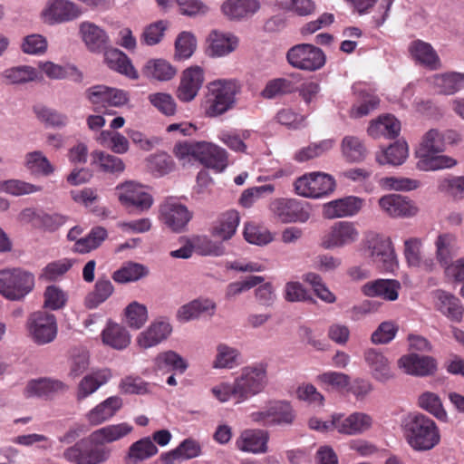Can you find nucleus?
I'll return each instance as SVG.
<instances>
[{"instance_id":"obj_5","label":"nucleus","mask_w":464,"mask_h":464,"mask_svg":"<svg viewBox=\"0 0 464 464\" xmlns=\"http://www.w3.org/2000/svg\"><path fill=\"white\" fill-rule=\"evenodd\" d=\"M365 248L372 263L381 271L393 273L398 268L397 256L390 237L370 234L365 240Z\"/></svg>"},{"instance_id":"obj_31","label":"nucleus","mask_w":464,"mask_h":464,"mask_svg":"<svg viewBox=\"0 0 464 464\" xmlns=\"http://www.w3.org/2000/svg\"><path fill=\"white\" fill-rule=\"evenodd\" d=\"M422 241L418 237H411L404 241V256L410 266L419 267L427 272L435 268L432 258H423L421 254Z\"/></svg>"},{"instance_id":"obj_24","label":"nucleus","mask_w":464,"mask_h":464,"mask_svg":"<svg viewBox=\"0 0 464 464\" xmlns=\"http://www.w3.org/2000/svg\"><path fill=\"white\" fill-rule=\"evenodd\" d=\"M206 53L209 57H222L234 52L238 45V39L232 34L213 30L206 40Z\"/></svg>"},{"instance_id":"obj_19","label":"nucleus","mask_w":464,"mask_h":464,"mask_svg":"<svg viewBox=\"0 0 464 464\" xmlns=\"http://www.w3.org/2000/svg\"><path fill=\"white\" fill-rule=\"evenodd\" d=\"M69 386L57 379L39 378L28 382L24 394L26 397H41L52 399L57 395L65 393Z\"/></svg>"},{"instance_id":"obj_16","label":"nucleus","mask_w":464,"mask_h":464,"mask_svg":"<svg viewBox=\"0 0 464 464\" xmlns=\"http://www.w3.org/2000/svg\"><path fill=\"white\" fill-rule=\"evenodd\" d=\"M399 368L407 374L417 377L432 376L438 370L436 360L431 356H421L411 353L401 356L398 361Z\"/></svg>"},{"instance_id":"obj_57","label":"nucleus","mask_w":464,"mask_h":464,"mask_svg":"<svg viewBox=\"0 0 464 464\" xmlns=\"http://www.w3.org/2000/svg\"><path fill=\"white\" fill-rule=\"evenodd\" d=\"M419 159L417 167L425 171L449 169L456 166L458 163L455 159L447 155H440V153L424 156Z\"/></svg>"},{"instance_id":"obj_61","label":"nucleus","mask_w":464,"mask_h":464,"mask_svg":"<svg viewBox=\"0 0 464 464\" xmlns=\"http://www.w3.org/2000/svg\"><path fill=\"white\" fill-rule=\"evenodd\" d=\"M126 323L135 330L141 328L148 320V310L138 302L130 303L125 309Z\"/></svg>"},{"instance_id":"obj_23","label":"nucleus","mask_w":464,"mask_h":464,"mask_svg":"<svg viewBox=\"0 0 464 464\" xmlns=\"http://www.w3.org/2000/svg\"><path fill=\"white\" fill-rule=\"evenodd\" d=\"M379 206L383 212L392 218L413 217L418 208L406 197L399 194H389L379 199Z\"/></svg>"},{"instance_id":"obj_32","label":"nucleus","mask_w":464,"mask_h":464,"mask_svg":"<svg viewBox=\"0 0 464 464\" xmlns=\"http://www.w3.org/2000/svg\"><path fill=\"white\" fill-rule=\"evenodd\" d=\"M401 131V122L392 115H382L376 120L370 122L367 132L373 139L382 136L393 139L396 138Z\"/></svg>"},{"instance_id":"obj_43","label":"nucleus","mask_w":464,"mask_h":464,"mask_svg":"<svg viewBox=\"0 0 464 464\" xmlns=\"http://www.w3.org/2000/svg\"><path fill=\"white\" fill-rule=\"evenodd\" d=\"M410 52L412 57L420 63L436 70L440 67V59L432 46L420 40L411 43Z\"/></svg>"},{"instance_id":"obj_8","label":"nucleus","mask_w":464,"mask_h":464,"mask_svg":"<svg viewBox=\"0 0 464 464\" xmlns=\"http://www.w3.org/2000/svg\"><path fill=\"white\" fill-rule=\"evenodd\" d=\"M334 178L323 172H312L298 178L295 182V189L305 198H321L334 190Z\"/></svg>"},{"instance_id":"obj_17","label":"nucleus","mask_w":464,"mask_h":464,"mask_svg":"<svg viewBox=\"0 0 464 464\" xmlns=\"http://www.w3.org/2000/svg\"><path fill=\"white\" fill-rule=\"evenodd\" d=\"M85 97L94 105L119 107L127 103V92L105 85H95L85 91Z\"/></svg>"},{"instance_id":"obj_56","label":"nucleus","mask_w":464,"mask_h":464,"mask_svg":"<svg viewBox=\"0 0 464 464\" xmlns=\"http://www.w3.org/2000/svg\"><path fill=\"white\" fill-rule=\"evenodd\" d=\"M34 111L39 121L53 128H63L67 126L69 122L66 114L45 106H34Z\"/></svg>"},{"instance_id":"obj_63","label":"nucleus","mask_w":464,"mask_h":464,"mask_svg":"<svg viewBox=\"0 0 464 464\" xmlns=\"http://www.w3.org/2000/svg\"><path fill=\"white\" fill-rule=\"evenodd\" d=\"M192 246L202 256H219L225 253V247L221 243L214 242L206 236L193 237Z\"/></svg>"},{"instance_id":"obj_7","label":"nucleus","mask_w":464,"mask_h":464,"mask_svg":"<svg viewBox=\"0 0 464 464\" xmlns=\"http://www.w3.org/2000/svg\"><path fill=\"white\" fill-rule=\"evenodd\" d=\"M26 328L30 338L38 345L52 343L58 332L56 317L46 311L31 314L26 322Z\"/></svg>"},{"instance_id":"obj_33","label":"nucleus","mask_w":464,"mask_h":464,"mask_svg":"<svg viewBox=\"0 0 464 464\" xmlns=\"http://www.w3.org/2000/svg\"><path fill=\"white\" fill-rule=\"evenodd\" d=\"M435 256L438 263L444 267L450 265L453 256L458 252V239L452 233L440 234L434 242Z\"/></svg>"},{"instance_id":"obj_55","label":"nucleus","mask_w":464,"mask_h":464,"mask_svg":"<svg viewBox=\"0 0 464 464\" xmlns=\"http://www.w3.org/2000/svg\"><path fill=\"white\" fill-rule=\"evenodd\" d=\"M156 367L161 371H179L183 373L188 368L185 360L174 351L160 353L155 360Z\"/></svg>"},{"instance_id":"obj_3","label":"nucleus","mask_w":464,"mask_h":464,"mask_svg":"<svg viewBox=\"0 0 464 464\" xmlns=\"http://www.w3.org/2000/svg\"><path fill=\"white\" fill-rule=\"evenodd\" d=\"M403 427L406 440L415 450H430L440 440L436 423L424 414L408 416L404 420Z\"/></svg>"},{"instance_id":"obj_12","label":"nucleus","mask_w":464,"mask_h":464,"mask_svg":"<svg viewBox=\"0 0 464 464\" xmlns=\"http://www.w3.org/2000/svg\"><path fill=\"white\" fill-rule=\"evenodd\" d=\"M459 140V135L451 130L440 131L431 129L423 136L416 154L419 158L441 153L447 144H453Z\"/></svg>"},{"instance_id":"obj_39","label":"nucleus","mask_w":464,"mask_h":464,"mask_svg":"<svg viewBox=\"0 0 464 464\" xmlns=\"http://www.w3.org/2000/svg\"><path fill=\"white\" fill-rule=\"evenodd\" d=\"M241 353L237 348L221 343L216 347L212 366L215 369H233L241 364Z\"/></svg>"},{"instance_id":"obj_51","label":"nucleus","mask_w":464,"mask_h":464,"mask_svg":"<svg viewBox=\"0 0 464 464\" xmlns=\"http://www.w3.org/2000/svg\"><path fill=\"white\" fill-rule=\"evenodd\" d=\"M433 84L440 93L450 95L464 87V74L459 72H448L434 76Z\"/></svg>"},{"instance_id":"obj_42","label":"nucleus","mask_w":464,"mask_h":464,"mask_svg":"<svg viewBox=\"0 0 464 464\" xmlns=\"http://www.w3.org/2000/svg\"><path fill=\"white\" fill-rule=\"evenodd\" d=\"M150 274L148 266L129 261L124 263L118 270L112 274V279L120 284H126L130 282H136L140 280Z\"/></svg>"},{"instance_id":"obj_59","label":"nucleus","mask_w":464,"mask_h":464,"mask_svg":"<svg viewBox=\"0 0 464 464\" xmlns=\"http://www.w3.org/2000/svg\"><path fill=\"white\" fill-rule=\"evenodd\" d=\"M344 157L351 161H360L365 158L366 149L359 138L345 136L342 141Z\"/></svg>"},{"instance_id":"obj_53","label":"nucleus","mask_w":464,"mask_h":464,"mask_svg":"<svg viewBox=\"0 0 464 464\" xmlns=\"http://www.w3.org/2000/svg\"><path fill=\"white\" fill-rule=\"evenodd\" d=\"M107 231L102 227H93L88 236L81 237L74 243L73 250L80 254H86L96 249L106 239Z\"/></svg>"},{"instance_id":"obj_11","label":"nucleus","mask_w":464,"mask_h":464,"mask_svg":"<svg viewBox=\"0 0 464 464\" xmlns=\"http://www.w3.org/2000/svg\"><path fill=\"white\" fill-rule=\"evenodd\" d=\"M359 235V230L354 223L338 221L334 223L322 237L321 246L324 249L342 248L355 243Z\"/></svg>"},{"instance_id":"obj_1","label":"nucleus","mask_w":464,"mask_h":464,"mask_svg":"<svg viewBox=\"0 0 464 464\" xmlns=\"http://www.w3.org/2000/svg\"><path fill=\"white\" fill-rule=\"evenodd\" d=\"M132 430L128 423L108 425L93 430L63 452L71 464H105L111 457V448L107 444L127 436Z\"/></svg>"},{"instance_id":"obj_36","label":"nucleus","mask_w":464,"mask_h":464,"mask_svg":"<svg viewBox=\"0 0 464 464\" xmlns=\"http://www.w3.org/2000/svg\"><path fill=\"white\" fill-rule=\"evenodd\" d=\"M401 285L396 280L377 279L366 283L362 286V292L370 297L380 296L389 301H394L398 298V290Z\"/></svg>"},{"instance_id":"obj_10","label":"nucleus","mask_w":464,"mask_h":464,"mask_svg":"<svg viewBox=\"0 0 464 464\" xmlns=\"http://www.w3.org/2000/svg\"><path fill=\"white\" fill-rule=\"evenodd\" d=\"M118 198L130 212L141 213L150 208L153 204L152 196L144 188L134 182H126L117 186Z\"/></svg>"},{"instance_id":"obj_18","label":"nucleus","mask_w":464,"mask_h":464,"mask_svg":"<svg viewBox=\"0 0 464 464\" xmlns=\"http://www.w3.org/2000/svg\"><path fill=\"white\" fill-rule=\"evenodd\" d=\"M362 206V198L347 196L324 204L323 216L328 219L353 217L360 212Z\"/></svg>"},{"instance_id":"obj_9","label":"nucleus","mask_w":464,"mask_h":464,"mask_svg":"<svg viewBox=\"0 0 464 464\" xmlns=\"http://www.w3.org/2000/svg\"><path fill=\"white\" fill-rule=\"evenodd\" d=\"M286 58L293 67L304 71H316L325 63L324 52L309 44L293 46L287 52Z\"/></svg>"},{"instance_id":"obj_48","label":"nucleus","mask_w":464,"mask_h":464,"mask_svg":"<svg viewBox=\"0 0 464 464\" xmlns=\"http://www.w3.org/2000/svg\"><path fill=\"white\" fill-rule=\"evenodd\" d=\"M176 72V69L162 59L150 60L143 68V74L147 78L161 82L172 79Z\"/></svg>"},{"instance_id":"obj_60","label":"nucleus","mask_w":464,"mask_h":464,"mask_svg":"<svg viewBox=\"0 0 464 464\" xmlns=\"http://www.w3.org/2000/svg\"><path fill=\"white\" fill-rule=\"evenodd\" d=\"M196 46L197 41L192 34L180 33L175 41V59L181 61L189 58L193 54Z\"/></svg>"},{"instance_id":"obj_15","label":"nucleus","mask_w":464,"mask_h":464,"mask_svg":"<svg viewBox=\"0 0 464 464\" xmlns=\"http://www.w3.org/2000/svg\"><path fill=\"white\" fill-rule=\"evenodd\" d=\"M271 209L283 223H304L310 218V212L304 203L296 199H276L272 203Z\"/></svg>"},{"instance_id":"obj_28","label":"nucleus","mask_w":464,"mask_h":464,"mask_svg":"<svg viewBox=\"0 0 464 464\" xmlns=\"http://www.w3.org/2000/svg\"><path fill=\"white\" fill-rule=\"evenodd\" d=\"M434 296L437 299V309L452 322L462 321L464 307L460 300L454 295L443 290H436Z\"/></svg>"},{"instance_id":"obj_52","label":"nucleus","mask_w":464,"mask_h":464,"mask_svg":"<svg viewBox=\"0 0 464 464\" xmlns=\"http://www.w3.org/2000/svg\"><path fill=\"white\" fill-rule=\"evenodd\" d=\"M272 426L292 425L295 420V411L291 404L285 401L270 403Z\"/></svg>"},{"instance_id":"obj_64","label":"nucleus","mask_w":464,"mask_h":464,"mask_svg":"<svg viewBox=\"0 0 464 464\" xmlns=\"http://www.w3.org/2000/svg\"><path fill=\"white\" fill-rule=\"evenodd\" d=\"M295 90L293 81L285 78H278L270 81L261 94L264 98L273 99L278 95L290 93Z\"/></svg>"},{"instance_id":"obj_4","label":"nucleus","mask_w":464,"mask_h":464,"mask_svg":"<svg viewBox=\"0 0 464 464\" xmlns=\"http://www.w3.org/2000/svg\"><path fill=\"white\" fill-rule=\"evenodd\" d=\"M34 287V276L22 267L0 269V295L10 301H22Z\"/></svg>"},{"instance_id":"obj_40","label":"nucleus","mask_w":464,"mask_h":464,"mask_svg":"<svg viewBox=\"0 0 464 464\" xmlns=\"http://www.w3.org/2000/svg\"><path fill=\"white\" fill-rule=\"evenodd\" d=\"M409 150L405 140H397L388 148L376 153V160L381 165H401L408 158Z\"/></svg>"},{"instance_id":"obj_26","label":"nucleus","mask_w":464,"mask_h":464,"mask_svg":"<svg viewBox=\"0 0 464 464\" xmlns=\"http://www.w3.org/2000/svg\"><path fill=\"white\" fill-rule=\"evenodd\" d=\"M216 308L213 300L199 297L181 305L177 311V319L179 322H189L198 319L203 314L212 316Z\"/></svg>"},{"instance_id":"obj_41","label":"nucleus","mask_w":464,"mask_h":464,"mask_svg":"<svg viewBox=\"0 0 464 464\" xmlns=\"http://www.w3.org/2000/svg\"><path fill=\"white\" fill-rule=\"evenodd\" d=\"M158 453V448L150 437L142 438L132 443L125 457L127 464H138Z\"/></svg>"},{"instance_id":"obj_27","label":"nucleus","mask_w":464,"mask_h":464,"mask_svg":"<svg viewBox=\"0 0 464 464\" xmlns=\"http://www.w3.org/2000/svg\"><path fill=\"white\" fill-rule=\"evenodd\" d=\"M364 360L375 380L386 382L394 377L391 362L382 352L369 349L364 353Z\"/></svg>"},{"instance_id":"obj_2","label":"nucleus","mask_w":464,"mask_h":464,"mask_svg":"<svg viewBox=\"0 0 464 464\" xmlns=\"http://www.w3.org/2000/svg\"><path fill=\"white\" fill-rule=\"evenodd\" d=\"M205 112L208 117H218L233 110L241 92V84L235 79H218L207 86Z\"/></svg>"},{"instance_id":"obj_46","label":"nucleus","mask_w":464,"mask_h":464,"mask_svg":"<svg viewBox=\"0 0 464 464\" xmlns=\"http://www.w3.org/2000/svg\"><path fill=\"white\" fill-rule=\"evenodd\" d=\"M239 224V214L236 210L224 213L218 224L212 228V236L223 241L230 239L236 233Z\"/></svg>"},{"instance_id":"obj_21","label":"nucleus","mask_w":464,"mask_h":464,"mask_svg":"<svg viewBox=\"0 0 464 464\" xmlns=\"http://www.w3.org/2000/svg\"><path fill=\"white\" fill-rule=\"evenodd\" d=\"M204 82V72L199 66L186 69L181 76L177 97L183 102H189L198 95Z\"/></svg>"},{"instance_id":"obj_22","label":"nucleus","mask_w":464,"mask_h":464,"mask_svg":"<svg viewBox=\"0 0 464 464\" xmlns=\"http://www.w3.org/2000/svg\"><path fill=\"white\" fill-rule=\"evenodd\" d=\"M268 440V431L260 429H246L237 439L236 446L244 452L261 454L267 452Z\"/></svg>"},{"instance_id":"obj_13","label":"nucleus","mask_w":464,"mask_h":464,"mask_svg":"<svg viewBox=\"0 0 464 464\" xmlns=\"http://www.w3.org/2000/svg\"><path fill=\"white\" fill-rule=\"evenodd\" d=\"M160 218L172 231L180 232L191 219L192 213L185 205L169 198L160 205Z\"/></svg>"},{"instance_id":"obj_25","label":"nucleus","mask_w":464,"mask_h":464,"mask_svg":"<svg viewBox=\"0 0 464 464\" xmlns=\"http://www.w3.org/2000/svg\"><path fill=\"white\" fill-rule=\"evenodd\" d=\"M197 150V160L205 167L221 172L227 166V155L224 149L210 142L199 141Z\"/></svg>"},{"instance_id":"obj_38","label":"nucleus","mask_w":464,"mask_h":464,"mask_svg":"<svg viewBox=\"0 0 464 464\" xmlns=\"http://www.w3.org/2000/svg\"><path fill=\"white\" fill-rule=\"evenodd\" d=\"M104 61L107 65L121 74L130 79H137L138 73L131 64L129 57L117 48H108L104 52Z\"/></svg>"},{"instance_id":"obj_20","label":"nucleus","mask_w":464,"mask_h":464,"mask_svg":"<svg viewBox=\"0 0 464 464\" xmlns=\"http://www.w3.org/2000/svg\"><path fill=\"white\" fill-rule=\"evenodd\" d=\"M372 424V419L364 412H353L349 416L334 414L335 430L344 435H358L368 430Z\"/></svg>"},{"instance_id":"obj_62","label":"nucleus","mask_w":464,"mask_h":464,"mask_svg":"<svg viewBox=\"0 0 464 464\" xmlns=\"http://www.w3.org/2000/svg\"><path fill=\"white\" fill-rule=\"evenodd\" d=\"M0 190L18 197L39 192L42 187L20 179H8L0 182Z\"/></svg>"},{"instance_id":"obj_29","label":"nucleus","mask_w":464,"mask_h":464,"mask_svg":"<svg viewBox=\"0 0 464 464\" xmlns=\"http://www.w3.org/2000/svg\"><path fill=\"white\" fill-rule=\"evenodd\" d=\"M80 34L88 50L101 53L107 49L109 36L106 32L93 23L83 22L80 24Z\"/></svg>"},{"instance_id":"obj_49","label":"nucleus","mask_w":464,"mask_h":464,"mask_svg":"<svg viewBox=\"0 0 464 464\" xmlns=\"http://www.w3.org/2000/svg\"><path fill=\"white\" fill-rule=\"evenodd\" d=\"M92 158V164L97 165L99 169L105 173L118 174L121 173L125 165L121 159L102 150H94L91 154Z\"/></svg>"},{"instance_id":"obj_35","label":"nucleus","mask_w":464,"mask_h":464,"mask_svg":"<svg viewBox=\"0 0 464 464\" xmlns=\"http://www.w3.org/2000/svg\"><path fill=\"white\" fill-rule=\"evenodd\" d=\"M111 377V373L108 369L98 370L85 375L78 384L76 400L82 401L106 383Z\"/></svg>"},{"instance_id":"obj_58","label":"nucleus","mask_w":464,"mask_h":464,"mask_svg":"<svg viewBox=\"0 0 464 464\" xmlns=\"http://www.w3.org/2000/svg\"><path fill=\"white\" fill-rule=\"evenodd\" d=\"M316 381L326 390L341 391L350 383L349 375L339 372H326L319 374Z\"/></svg>"},{"instance_id":"obj_14","label":"nucleus","mask_w":464,"mask_h":464,"mask_svg":"<svg viewBox=\"0 0 464 464\" xmlns=\"http://www.w3.org/2000/svg\"><path fill=\"white\" fill-rule=\"evenodd\" d=\"M82 9L69 0H50L42 14L49 24H63L77 19Z\"/></svg>"},{"instance_id":"obj_34","label":"nucleus","mask_w":464,"mask_h":464,"mask_svg":"<svg viewBox=\"0 0 464 464\" xmlns=\"http://www.w3.org/2000/svg\"><path fill=\"white\" fill-rule=\"evenodd\" d=\"M121 406L122 400L118 396H111L91 410L86 418L91 425L97 426L113 417Z\"/></svg>"},{"instance_id":"obj_47","label":"nucleus","mask_w":464,"mask_h":464,"mask_svg":"<svg viewBox=\"0 0 464 464\" xmlns=\"http://www.w3.org/2000/svg\"><path fill=\"white\" fill-rule=\"evenodd\" d=\"M102 342L117 350L126 348L130 343L128 331L118 324H109L102 334Z\"/></svg>"},{"instance_id":"obj_6","label":"nucleus","mask_w":464,"mask_h":464,"mask_svg":"<svg viewBox=\"0 0 464 464\" xmlns=\"http://www.w3.org/2000/svg\"><path fill=\"white\" fill-rule=\"evenodd\" d=\"M267 383L266 366L263 363L245 367L234 384L237 402H242L264 390Z\"/></svg>"},{"instance_id":"obj_30","label":"nucleus","mask_w":464,"mask_h":464,"mask_svg":"<svg viewBox=\"0 0 464 464\" xmlns=\"http://www.w3.org/2000/svg\"><path fill=\"white\" fill-rule=\"evenodd\" d=\"M171 332L172 327L169 322H154L139 334L137 338L138 345L142 349L153 347L166 340Z\"/></svg>"},{"instance_id":"obj_50","label":"nucleus","mask_w":464,"mask_h":464,"mask_svg":"<svg viewBox=\"0 0 464 464\" xmlns=\"http://www.w3.org/2000/svg\"><path fill=\"white\" fill-rule=\"evenodd\" d=\"M114 287L108 278H99L93 290L85 298L86 307L89 309L96 308L105 302L112 295Z\"/></svg>"},{"instance_id":"obj_54","label":"nucleus","mask_w":464,"mask_h":464,"mask_svg":"<svg viewBox=\"0 0 464 464\" xmlns=\"http://www.w3.org/2000/svg\"><path fill=\"white\" fill-rule=\"evenodd\" d=\"M419 405L438 420H448V415L443 408L440 396L431 392H426L419 397Z\"/></svg>"},{"instance_id":"obj_44","label":"nucleus","mask_w":464,"mask_h":464,"mask_svg":"<svg viewBox=\"0 0 464 464\" xmlns=\"http://www.w3.org/2000/svg\"><path fill=\"white\" fill-rule=\"evenodd\" d=\"M1 78L8 85L24 84L37 80L38 72L32 66L20 65L4 70Z\"/></svg>"},{"instance_id":"obj_37","label":"nucleus","mask_w":464,"mask_h":464,"mask_svg":"<svg viewBox=\"0 0 464 464\" xmlns=\"http://www.w3.org/2000/svg\"><path fill=\"white\" fill-rule=\"evenodd\" d=\"M259 9L260 3L257 0H227L222 5L224 14L235 20L248 18Z\"/></svg>"},{"instance_id":"obj_45","label":"nucleus","mask_w":464,"mask_h":464,"mask_svg":"<svg viewBox=\"0 0 464 464\" xmlns=\"http://www.w3.org/2000/svg\"><path fill=\"white\" fill-rule=\"evenodd\" d=\"M24 167L33 175L48 177L52 175L55 168L40 150L28 152L24 156Z\"/></svg>"}]
</instances>
